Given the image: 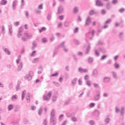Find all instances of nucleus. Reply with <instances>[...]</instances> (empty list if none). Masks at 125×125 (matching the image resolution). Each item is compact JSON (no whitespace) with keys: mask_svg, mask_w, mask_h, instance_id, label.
<instances>
[{"mask_svg":"<svg viewBox=\"0 0 125 125\" xmlns=\"http://www.w3.org/2000/svg\"><path fill=\"white\" fill-rule=\"evenodd\" d=\"M93 14H94V11L93 10L89 11V15H93Z\"/></svg>","mask_w":125,"mask_h":125,"instance_id":"4d7b16f0","label":"nucleus"},{"mask_svg":"<svg viewBox=\"0 0 125 125\" xmlns=\"http://www.w3.org/2000/svg\"><path fill=\"white\" fill-rule=\"evenodd\" d=\"M115 112L117 113H119V112H120V111L119 108L118 107V106H115Z\"/></svg>","mask_w":125,"mask_h":125,"instance_id":"49530a36","label":"nucleus"},{"mask_svg":"<svg viewBox=\"0 0 125 125\" xmlns=\"http://www.w3.org/2000/svg\"><path fill=\"white\" fill-rule=\"evenodd\" d=\"M25 79L27 81H31V80H32V77L28 74L25 76Z\"/></svg>","mask_w":125,"mask_h":125,"instance_id":"cd10ccee","label":"nucleus"},{"mask_svg":"<svg viewBox=\"0 0 125 125\" xmlns=\"http://www.w3.org/2000/svg\"><path fill=\"white\" fill-rule=\"evenodd\" d=\"M64 25L65 27H69V26H70V23L69 22L66 21L64 22Z\"/></svg>","mask_w":125,"mask_h":125,"instance_id":"8fccbe9b","label":"nucleus"},{"mask_svg":"<svg viewBox=\"0 0 125 125\" xmlns=\"http://www.w3.org/2000/svg\"><path fill=\"white\" fill-rule=\"evenodd\" d=\"M114 66H115V69H118V68L120 67V65H119L118 63L117 62H115L114 63Z\"/></svg>","mask_w":125,"mask_h":125,"instance_id":"09e8293b","label":"nucleus"},{"mask_svg":"<svg viewBox=\"0 0 125 125\" xmlns=\"http://www.w3.org/2000/svg\"><path fill=\"white\" fill-rule=\"evenodd\" d=\"M89 124L91 125H95V122H94V121H93L92 120H91L89 121Z\"/></svg>","mask_w":125,"mask_h":125,"instance_id":"338daca9","label":"nucleus"},{"mask_svg":"<svg viewBox=\"0 0 125 125\" xmlns=\"http://www.w3.org/2000/svg\"><path fill=\"white\" fill-rule=\"evenodd\" d=\"M119 12H120V13H124V12H125V8H122L118 10Z\"/></svg>","mask_w":125,"mask_h":125,"instance_id":"a18cd8bd","label":"nucleus"},{"mask_svg":"<svg viewBox=\"0 0 125 125\" xmlns=\"http://www.w3.org/2000/svg\"><path fill=\"white\" fill-rule=\"evenodd\" d=\"M24 37H26V39H32L33 35L31 33H25L24 34Z\"/></svg>","mask_w":125,"mask_h":125,"instance_id":"9d476101","label":"nucleus"},{"mask_svg":"<svg viewBox=\"0 0 125 125\" xmlns=\"http://www.w3.org/2000/svg\"><path fill=\"white\" fill-rule=\"evenodd\" d=\"M51 95H52V92L49 91L48 93L46 96H43V99L45 101H49V99H50V97H51Z\"/></svg>","mask_w":125,"mask_h":125,"instance_id":"f257e3e1","label":"nucleus"},{"mask_svg":"<svg viewBox=\"0 0 125 125\" xmlns=\"http://www.w3.org/2000/svg\"><path fill=\"white\" fill-rule=\"evenodd\" d=\"M64 12V8L62 6H60L58 7V13H57V15L58 14H62Z\"/></svg>","mask_w":125,"mask_h":125,"instance_id":"39448f33","label":"nucleus"},{"mask_svg":"<svg viewBox=\"0 0 125 125\" xmlns=\"http://www.w3.org/2000/svg\"><path fill=\"white\" fill-rule=\"evenodd\" d=\"M50 122L53 125H55L57 123V120L56 117H50Z\"/></svg>","mask_w":125,"mask_h":125,"instance_id":"20e7f679","label":"nucleus"},{"mask_svg":"<svg viewBox=\"0 0 125 125\" xmlns=\"http://www.w3.org/2000/svg\"><path fill=\"white\" fill-rule=\"evenodd\" d=\"M65 42H62L59 46L58 47H62L63 48L64 52H68V49L66 48L65 46Z\"/></svg>","mask_w":125,"mask_h":125,"instance_id":"f03ea898","label":"nucleus"},{"mask_svg":"<svg viewBox=\"0 0 125 125\" xmlns=\"http://www.w3.org/2000/svg\"><path fill=\"white\" fill-rule=\"evenodd\" d=\"M87 62H88V64H92V63L93 62V58H89L87 59Z\"/></svg>","mask_w":125,"mask_h":125,"instance_id":"4be33fe9","label":"nucleus"},{"mask_svg":"<svg viewBox=\"0 0 125 125\" xmlns=\"http://www.w3.org/2000/svg\"><path fill=\"white\" fill-rule=\"evenodd\" d=\"M40 60L39 58H36L33 59V61H32V63H37V62H39V61Z\"/></svg>","mask_w":125,"mask_h":125,"instance_id":"c9c22d12","label":"nucleus"},{"mask_svg":"<svg viewBox=\"0 0 125 125\" xmlns=\"http://www.w3.org/2000/svg\"><path fill=\"white\" fill-rule=\"evenodd\" d=\"M42 107H40L38 110V114L39 116H42Z\"/></svg>","mask_w":125,"mask_h":125,"instance_id":"f704fd0d","label":"nucleus"},{"mask_svg":"<svg viewBox=\"0 0 125 125\" xmlns=\"http://www.w3.org/2000/svg\"><path fill=\"white\" fill-rule=\"evenodd\" d=\"M71 102V99H67L64 103V104L69 105L70 104V102Z\"/></svg>","mask_w":125,"mask_h":125,"instance_id":"e433bc0d","label":"nucleus"},{"mask_svg":"<svg viewBox=\"0 0 125 125\" xmlns=\"http://www.w3.org/2000/svg\"><path fill=\"white\" fill-rule=\"evenodd\" d=\"M103 97H108L109 96V94L107 93H104L103 95Z\"/></svg>","mask_w":125,"mask_h":125,"instance_id":"69168bd1","label":"nucleus"},{"mask_svg":"<svg viewBox=\"0 0 125 125\" xmlns=\"http://www.w3.org/2000/svg\"><path fill=\"white\" fill-rule=\"evenodd\" d=\"M19 111H20V105H16L14 109V112H18Z\"/></svg>","mask_w":125,"mask_h":125,"instance_id":"b1692460","label":"nucleus"},{"mask_svg":"<svg viewBox=\"0 0 125 125\" xmlns=\"http://www.w3.org/2000/svg\"><path fill=\"white\" fill-rule=\"evenodd\" d=\"M58 98V97H55L54 96H53L52 99V101H53V102H55V101L57 100Z\"/></svg>","mask_w":125,"mask_h":125,"instance_id":"6e6d98bb","label":"nucleus"},{"mask_svg":"<svg viewBox=\"0 0 125 125\" xmlns=\"http://www.w3.org/2000/svg\"><path fill=\"white\" fill-rule=\"evenodd\" d=\"M22 32H23V28L22 27H20L19 30L18 32V38H21V36H22Z\"/></svg>","mask_w":125,"mask_h":125,"instance_id":"f8f14e48","label":"nucleus"},{"mask_svg":"<svg viewBox=\"0 0 125 125\" xmlns=\"http://www.w3.org/2000/svg\"><path fill=\"white\" fill-rule=\"evenodd\" d=\"M111 73L114 79H116V80H117V79H118V76L117 75V73H116V72L115 71H112Z\"/></svg>","mask_w":125,"mask_h":125,"instance_id":"412c9836","label":"nucleus"},{"mask_svg":"<svg viewBox=\"0 0 125 125\" xmlns=\"http://www.w3.org/2000/svg\"><path fill=\"white\" fill-rule=\"evenodd\" d=\"M28 103H30V102L31 100H30V93H28L26 95V97H25Z\"/></svg>","mask_w":125,"mask_h":125,"instance_id":"a211bd4d","label":"nucleus"},{"mask_svg":"<svg viewBox=\"0 0 125 125\" xmlns=\"http://www.w3.org/2000/svg\"><path fill=\"white\" fill-rule=\"evenodd\" d=\"M36 51H33L32 53L30 54V56L34 57L36 55Z\"/></svg>","mask_w":125,"mask_h":125,"instance_id":"bf43d9fd","label":"nucleus"},{"mask_svg":"<svg viewBox=\"0 0 125 125\" xmlns=\"http://www.w3.org/2000/svg\"><path fill=\"white\" fill-rule=\"evenodd\" d=\"M95 54L97 57L99 56V49L98 50H95Z\"/></svg>","mask_w":125,"mask_h":125,"instance_id":"58836bf2","label":"nucleus"},{"mask_svg":"<svg viewBox=\"0 0 125 125\" xmlns=\"http://www.w3.org/2000/svg\"><path fill=\"white\" fill-rule=\"evenodd\" d=\"M95 106V104L92 103L89 104L90 108H93Z\"/></svg>","mask_w":125,"mask_h":125,"instance_id":"864d4df0","label":"nucleus"},{"mask_svg":"<svg viewBox=\"0 0 125 125\" xmlns=\"http://www.w3.org/2000/svg\"><path fill=\"white\" fill-rule=\"evenodd\" d=\"M25 95H26V90H23L21 95V100H24V98H25Z\"/></svg>","mask_w":125,"mask_h":125,"instance_id":"393cba45","label":"nucleus"},{"mask_svg":"<svg viewBox=\"0 0 125 125\" xmlns=\"http://www.w3.org/2000/svg\"><path fill=\"white\" fill-rule=\"evenodd\" d=\"M20 24V22H19V21L15 22L14 23V26H16V27H17V26H19Z\"/></svg>","mask_w":125,"mask_h":125,"instance_id":"5fc2aeb1","label":"nucleus"},{"mask_svg":"<svg viewBox=\"0 0 125 125\" xmlns=\"http://www.w3.org/2000/svg\"><path fill=\"white\" fill-rule=\"evenodd\" d=\"M111 121V119L109 118V116H107V117L104 119V123L106 125H109L110 124V121Z\"/></svg>","mask_w":125,"mask_h":125,"instance_id":"4468645a","label":"nucleus"},{"mask_svg":"<svg viewBox=\"0 0 125 125\" xmlns=\"http://www.w3.org/2000/svg\"><path fill=\"white\" fill-rule=\"evenodd\" d=\"M96 5L97 6H103V3H102V1H101V0H97L96 1Z\"/></svg>","mask_w":125,"mask_h":125,"instance_id":"1a4fd4ad","label":"nucleus"},{"mask_svg":"<svg viewBox=\"0 0 125 125\" xmlns=\"http://www.w3.org/2000/svg\"><path fill=\"white\" fill-rule=\"evenodd\" d=\"M7 3V1H6V0H2L0 1V4L1 5H6Z\"/></svg>","mask_w":125,"mask_h":125,"instance_id":"5701e85b","label":"nucleus"},{"mask_svg":"<svg viewBox=\"0 0 125 125\" xmlns=\"http://www.w3.org/2000/svg\"><path fill=\"white\" fill-rule=\"evenodd\" d=\"M99 50L103 53H106V50L104 48H99Z\"/></svg>","mask_w":125,"mask_h":125,"instance_id":"7c9ffc66","label":"nucleus"},{"mask_svg":"<svg viewBox=\"0 0 125 125\" xmlns=\"http://www.w3.org/2000/svg\"><path fill=\"white\" fill-rule=\"evenodd\" d=\"M43 125H47V120L46 119H44L43 122Z\"/></svg>","mask_w":125,"mask_h":125,"instance_id":"774afa93","label":"nucleus"},{"mask_svg":"<svg viewBox=\"0 0 125 125\" xmlns=\"http://www.w3.org/2000/svg\"><path fill=\"white\" fill-rule=\"evenodd\" d=\"M90 50V44L88 45L87 48H86L85 54H88V52H89V50Z\"/></svg>","mask_w":125,"mask_h":125,"instance_id":"c85d7f7f","label":"nucleus"},{"mask_svg":"<svg viewBox=\"0 0 125 125\" xmlns=\"http://www.w3.org/2000/svg\"><path fill=\"white\" fill-rule=\"evenodd\" d=\"M53 96H55L56 97H58V92L57 91H55L54 93Z\"/></svg>","mask_w":125,"mask_h":125,"instance_id":"13d9d810","label":"nucleus"},{"mask_svg":"<svg viewBox=\"0 0 125 125\" xmlns=\"http://www.w3.org/2000/svg\"><path fill=\"white\" fill-rule=\"evenodd\" d=\"M16 89L17 91H18V90H20V84H19V83H18V85L16 86Z\"/></svg>","mask_w":125,"mask_h":125,"instance_id":"de8ad7c7","label":"nucleus"},{"mask_svg":"<svg viewBox=\"0 0 125 125\" xmlns=\"http://www.w3.org/2000/svg\"><path fill=\"white\" fill-rule=\"evenodd\" d=\"M9 27V33L10 34V36H12V25H10L8 26Z\"/></svg>","mask_w":125,"mask_h":125,"instance_id":"aec40b11","label":"nucleus"},{"mask_svg":"<svg viewBox=\"0 0 125 125\" xmlns=\"http://www.w3.org/2000/svg\"><path fill=\"white\" fill-rule=\"evenodd\" d=\"M13 109V104H9L8 106V111H11V110Z\"/></svg>","mask_w":125,"mask_h":125,"instance_id":"2f4dec72","label":"nucleus"},{"mask_svg":"<svg viewBox=\"0 0 125 125\" xmlns=\"http://www.w3.org/2000/svg\"><path fill=\"white\" fill-rule=\"evenodd\" d=\"M4 51H5V53L7 54V55H10L11 52H10L8 48H4Z\"/></svg>","mask_w":125,"mask_h":125,"instance_id":"bb28decb","label":"nucleus"},{"mask_svg":"<svg viewBox=\"0 0 125 125\" xmlns=\"http://www.w3.org/2000/svg\"><path fill=\"white\" fill-rule=\"evenodd\" d=\"M78 12H79V8H78V7H74L73 9V13H74L75 14H77Z\"/></svg>","mask_w":125,"mask_h":125,"instance_id":"a878e982","label":"nucleus"},{"mask_svg":"<svg viewBox=\"0 0 125 125\" xmlns=\"http://www.w3.org/2000/svg\"><path fill=\"white\" fill-rule=\"evenodd\" d=\"M22 68H23V62H21L20 63V65L18 66V71H21V70H22Z\"/></svg>","mask_w":125,"mask_h":125,"instance_id":"f3484780","label":"nucleus"},{"mask_svg":"<svg viewBox=\"0 0 125 125\" xmlns=\"http://www.w3.org/2000/svg\"><path fill=\"white\" fill-rule=\"evenodd\" d=\"M33 47H32V50H34L35 49V47H37V42H33L32 43Z\"/></svg>","mask_w":125,"mask_h":125,"instance_id":"473e14b6","label":"nucleus"},{"mask_svg":"<svg viewBox=\"0 0 125 125\" xmlns=\"http://www.w3.org/2000/svg\"><path fill=\"white\" fill-rule=\"evenodd\" d=\"M85 84L88 86H89V87L91 86V82H90V81H89V80L86 81H85Z\"/></svg>","mask_w":125,"mask_h":125,"instance_id":"c756f323","label":"nucleus"},{"mask_svg":"<svg viewBox=\"0 0 125 125\" xmlns=\"http://www.w3.org/2000/svg\"><path fill=\"white\" fill-rule=\"evenodd\" d=\"M112 3V4H117L118 3V0H113Z\"/></svg>","mask_w":125,"mask_h":125,"instance_id":"680f3d73","label":"nucleus"},{"mask_svg":"<svg viewBox=\"0 0 125 125\" xmlns=\"http://www.w3.org/2000/svg\"><path fill=\"white\" fill-rule=\"evenodd\" d=\"M89 79V76L88 75H85L84 77V80L86 81H89L88 79Z\"/></svg>","mask_w":125,"mask_h":125,"instance_id":"3c124183","label":"nucleus"},{"mask_svg":"<svg viewBox=\"0 0 125 125\" xmlns=\"http://www.w3.org/2000/svg\"><path fill=\"white\" fill-rule=\"evenodd\" d=\"M18 99V96L17 95H14L12 96L11 100L12 101H15Z\"/></svg>","mask_w":125,"mask_h":125,"instance_id":"dca6fc26","label":"nucleus"},{"mask_svg":"<svg viewBox=\"0 0 125 125\" xmlns=\"http://www.w3.org/2000/svg\"><path fill=\"white\" fill-rule=\"evenodd\" d=\"M120 112L121 115L124 116V113H125V108L124 107H122Z\"/></svg>","mask_w":125,"mask_h":125,"instance_id":"37998d69","label":"nucleus"},{"mask_svg":"<svg viewBox=\"0 0 125 125\" xmlns=\"http://www.w3.org/2000/svg\"><path fill=\"white\" fill-rule=\"evenodd\" d=\"M91 22V19H90V17L88 16L85 20V26H89Z\"/></svg>","mask_w":125,"mask_h":125,"instance_id":"423d86ee","label":"nucleus"},{"mask_svg":"<svg viewBox=\"0 0 125 125\" xmlns=\"http://www.w3.org/2000/svg\"><path fill=\"white\" fill-rule=\"evenodd\" d=\"M71 121L73 122H78V120H77V118L75 117H73L72 116L71 117Z\"/></svg>","mask_w":125,"mask_h":125,"instance_id":"4c0bfd02","label":"nucleus"},{"mask_svg":"<svg viewBox=\"0 0 125 125\" xmlns=\"http://www.w3.org/2000/svg\"><path fill=\"white\" fill-rule=\"evenodd\" d=\"M9 89H12L13 88V85L12 84V83L9 84Z\"/></svg>","mask_w":125,"mask_h":125,"instance_id":"e2e57ef3","label":"nucleus"},{"mask_svg":"<svg viewBox=\"0 0 125 125\" xmlns=\"http://www.w3.org/2000/svg\"><path fill=\"white\" fill-rule=\"evenodd\" d=\"M53 83H54V84L56 86L58 87V86H60V84L57 82H53Z\"/></svg>","mask_w":125,"mask_h":125,"instance_id":"052dcab7","label":"nucleus"},{"mask_svg":"<svg viewBox=\"0 0 125 125\" xmlns=\"http://www.w3.org/2000/svg\"><path fill=\"white\" fill-rule=\"evenodd\" d=\"M92 76L93 78H97V77H98V71H97V69H95L93 70Z\"/></svg>","mask_w":125,"mask_h":125,"instance_id":"0eeeda50","label":"nucleus"},{"mask_svg":"<svg viewBox=\"0 0 125 125\" xmlns=\"http://www.w3.org/2000/svg\"><path fill=\"white\" fill-rule=\"evenodd\" d=\"M97 95L94 96V100L95 101H99V100H100V91H97Z\"/></svg>","mask_w":125,"mask_h":125,"instance_id":"7ed1b4c3","label":"nucleus"},{"mask_svg":"<svg viewBox=\"0 0 125 125\" xmlns=\"http://www.w3.org/2000/svg\"><path fill=\"white\" fill-rule=\"evenodd\" d=\"M94 114L96 117H98V116H99V111H98V110H95L94 112Z\"/></svg>","mask_w":125,"mask_h":125,"instance_id":"72a5a7b5","label":"nucleus"},{"mask_svg":"<svg viewBox=\"0 0 125 125\" xmlns=\"http://www.w3.org/2000/svg\"><path fill=\"white\" fill-rule=\"evenodd\" d=\"M106 7L107 9H110V8H111V5H110V2L106 3Z\"/></svg>","mask_w":125,"mask_h":125,"instance_id":"79ce46f5","label":"nucleus"},{"mask_svg":"<svg viewBox=\"0 0 125 125\" xmlns=\"http://www.w3.org/2000/svg\"><path fill=\"white\" fill-rule=\"evenodd\" d=\"M50 117V118H55V110L54 109L51 111Z\"/></svg>","mask_w":125,"mask_h":125,"instance_id":"2eb2a0df","label":"nucleus"},{"mask_svg":"<svg viewBox=\"0 0 125 125\" xmlns=\"http://www.w3.org/2000/svg\"><path fill=\"white\" fill-rule=\"evenodd\" d=\"M110 81H111V78L109 77H105L103 79V82L104 83H110Z\"/></svg>","mask_w":125,"mask_h":125,"instance_id":"6e6552de","label":"nucleus"},{"mask_svg":"<svg viewBox=\"0 0 125 125\" xmlns=\"http://www.w3.org/2000/svg\"><path fill=\"white\" fill-rule=\"evenodd\" d=\"M111 21L112 20L111 19H109L104 22V24H110Z\"/></svg>","mask_w":125,"mask_h":125,"instance_id":"603ef678","label":"nucleus"},{"mask_svg":"<svg viewBox=\"0 0 125 125\" xmlns=\"http://www.w3.org/2000/svg\"><path fill=\"white\" fill-rule=\"evenodd\" d=\"M120 40H124V32H120L118 35Z\"/></svg>","mask_w":125,"mask_h":125,"instance_id":"6ab92c4d","label":"nucleus"},{"mask_svg":"<svg viewBox=\"0 0 125 125\" xmlns=\"http://www.w3.org/2000/svg\"><path fill=\"white\" fill-rule=\"evenodd\" d=\"M78 79L77 78H75L72 81V83H73V84H76L77 83V80Z\"/></svg>","mask_w":125,"mask_h":125,"instance_id":"c03bdc74","label":"nucleus"},{"mask_svg":"<svg viewBox=\"0 0 125 125\" xmlns=\"http://www.w3.org/2000/svg\"><path fill=\"white\" fill-rule=\"evenodd\" d=\"M66 116L67 118H72V114L66 113Z\"/></svg>","mask_w":125,"mask_h":125,"instance_id":"0e129e2a","label":"nucleus"},{"mask_svg":"<svg viewBox=\"0 0 125 125\" xmlns=\"http://www.w3.org/2000/svg\"><path fill=\"white\" fill-rule=\"evenodd\" d=\"M78 72L80 73H87V69H83L82 67H79L78 68Z\"/></svg>","mask_w":125,"mask_h":125,"instance_id":"9b49d317","label":"nucleus"},{"mask_svg":"<svg viewBox=\"0 0 125 125\" xmlns=\"http://www.w3.org/2000/svg\"><path fill=\"white\" fill-rule=\"evenodd\" d=\"M46 31V28L45 27H42L41 29L39 30V33H42V32Z\"/></svg>","mask_w":125,"mask_h":125,"instance_id":"ea45409f","label":"nucleus"},{"mask_svg":"<svg viewBox=\"0 0 125 125\" xmlns=\"http://www.w3.org/2000/svg\"><path fill=\"white\" fill-rule=\"evenodd\" d=\"M17 3H18V1H17V0H15L13 2L12 8L13 10H15V9H16V6L17 5Z\"/></svg>","mask_w":125,"mask_h":125,"instance_id":"ddd939ff","label":"nucleus"},{"mask_svg":"<svg viewBox=\"0 0 125 125\" xmlns=\"http://www.w3.org/2000/svg\"><path fill=\"white\" fill-rule=\"evenodd\" d=\"M93 84L94 87H95V88H99V87H100V86H99V84L98 83H93Z\"/></svg>","mask_w":125,"mask_h":125,"instance_id":"a19ab883","label":"nucleus"}]
</instances>
